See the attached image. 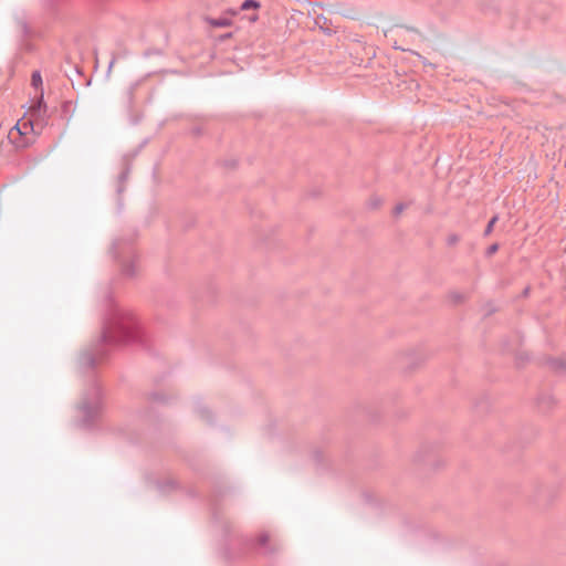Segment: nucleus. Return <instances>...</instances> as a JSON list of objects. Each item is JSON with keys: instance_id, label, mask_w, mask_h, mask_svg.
I'll return each instance as SVG.
<instances>
[{"instance_id": "7", "label": "nucleus", "mask_w": 566, "mask_h": 566, "mask_svg": "<svg viewBox=\"0 0 566 566\" xmlns=\"http://www.w3.org/2000/svg\"><path fill=\"white\" fill-rule=\"evenodd\" d=\"M546 364L552 370L558 374H563L566 371V360L563 358L549 357L547 358Z\"/></svg>"}, {"instance_id": "6", "label": "nucleus", "mask_w": 566, "mask_h": 566, "mask_svg": "<svg viewBox=\"0 0 566 566\" xmlns=\"http://www.w3.org/2000/svg\"><path fill=\"white\" fill-rule=\"evenodd\" d=\"M142 81H135L133 82L128 88L125 92V103L127 106V109L130 111L134 105V95L138 86L140 85Z\"/></svg>"}, {"instance_id": "13", "label": "nucleus", "mask_w": 566, "mask_h": 566, "mask_svg": "<svg viewBox=\"0 0 566 566\" xmlns=\"http://www.w3.org/2000/svg\"><path fill=\"white\" fill-rule=\"evenodd\" d=\"M18 25L20 28V31H21L23 38L30 36L31 29L25 20H23V19L18 20Z\"/></svg>"}, {"instance_id": "15", "label": "nucleus", "mask_w": 566, "mask_h": 566, "mask_svg": "<svg viewBox=\"0 0 566 566\" xmlns=\"http://www.w3.org/2000/svg\"><path fill=\"white\" fill-rule=\"evenodd\" d=\"M31 85L34 88H38L42 85V76L40 71H34L31 75Z\"/></svg>"}, {"instance_id": "17", "label": "nucleus", "mask_w": 566, "mask_h": 566, "mask_svg": "<svg viewBox=\"0 0 566 566\" xmlns=\"http://www.w3.org/2000/svg\"><path fill=\"white\" fill-rule=\"evenodd\" d=\"M149 399L151 401H156V402H166L167 401V397L163 392H151L149 395Z\"/></svg>"}, {"instance_id": "1", "label": "nucleus", "mask_w": 566, "mask_h": 566, "mask_svg": "<svg viewBox=\"0 0 566 566\" xmlns=\"http://www.w3.org/2000/svg\"><path fill=\"white\" fill-rule=\"evenodd\" d=\"M105 306L99 336L77 358L80 370L88 377V384L76 407L77 424L84 429L96 426L104 408L103 391L94 375L97 364L118 345L132 343L147 346L145 332L129 310L118 306L111 296L106 298Z\"/></svg>"}, {"instance_id": "14", "label": "nucleus", "mask_w": 566, "mask_h": 566, "mask_svg": "<svg viewBox=\"0 0 566 566\" xmlns=\"http://www.w3.org/2000/svg\"><path fill=\"white\" fill-rule=\"evenodd\" d=\"M497 220H499V216L497 214L493 216L490 219V221L488 222V224H486V227L484 229V232H483L484 237H488V235H490L492 233L494 224L497 222Z\"/></svg>"}, {"instance_id": "28", "label": "nucleus", "mask_w": 566, "mask_h": 566, "mask_svg": "<svg viewBox=\"0 0 566 566\" xmlns=\"http://www.w3.org/2000/svg\"><path fill=\"white\" fill-rule=\"evenodd\" d=\"M14 129H17L18 135H21V130L19 129L18 125L14 127Z\"/></svg>"}, {"instance_id": "26", "label": "nucleus", "mask_w": 566, "mask_h": 566, "mask_svg": "<svg viewBox=\"0 0 566 566\" xmlns=\"http://www.w3.org/2000/svg\"><path fill=\"white\" fill-rule=\"evenodd\" d=\"M321 29H323V30H324V32H325V33H327V34H331V33H332V30H329V29H324L323 27H321Z\"/></svg>"}, {"instance_id": "5", "label": "nucleus", "mask_w": 566, "mask_h": 566, "mask_svg": "<svg viewBox=\"0 0 566 566\" xmlns=\"http://www.w3.org/2000/svg\"><path fill=\"white\" fill-rule=\"evenodd\" d=\"M205 21L212 28H227L232 25L231 18L224 14L219 18L206 17Z\"/></svg>"}, {"instance_id": "10", "label": "nucleus", "mask_w": 566, "mask_h": 566, "mask_svg": "<svg viewBox=\"0 0 566 566\" xmlns=\"http://www.w3.org/2000/svg\"><path fill=\"white\" fill-rule=\"evenodd\" d=\"M130 172V167L128 164H126L125 168L122 170V172L118 176V186H117V192L122 193L125 190L124 184L128 179Z\"/></svg>"}, {"instance_id": "24", "label": "nucleus", "mask_w": 566, "mask_h": 566, "mask_svg": "<svg viewBox=\"0 0 566 566\" xmlns=\"http://www.w3.org/2000/svg\"><path fill=\"white\" fill-rule=\"evenodd\" d=\"M115 60H116V59H115V56H113V57H112V60L109 61L108 69H107V73H109V72H111V70H112V67H113V65H114V63H115Z\"/></svg>"}, {"instance_id": "9", "label": "nucleus", "mask_w": 566, "mask_h": 566, "mask_svg": "<svg viewBox=\"0 0 566 566\" xmlns=\"http://www.w3.org/2000/svg\"><path fill=\"white\" fill-rule=\"evenodd\" d=\"M195 411L201 419L206 420L207 422L212 421V412L206 406H203L202 402L197 401L195 403Z\"/></svg>"}, {"instance_id": "27", "label": "nucleus", "mask_w": 566, "mask_h": 566, "mask_svg": "<svg viewBox=\"0 0 566 566\" xmlns=\"http://www.w3.org/2000/svg\"><path fill=\"white\" fill-rule=\"evenodd\" d=\"M528 292H530V287H526V289L524 290L523 294H524V295H527V294H528Z\"/></svg>"}, {"instance_id": "31", "label": "nucleus", "mask_w": 566, "mask_h": 566, "mask_svg": "<svg viewBox=\"0 0 566 566\" xmlns=\"http://www.w3.org/2000/svg\"><path fill=\"white\" fill-rule=\"evenodd\" d=\"M12 137H13V130H11L9 134V138H12Z\"/></svg>"}, {"instance_id": "30", "label": "nucleus", "mask_w": 566, "mask_h": 566, "mask_svg": "<svg viewBox=\"0 0 566 566\" xmlns=\"http://www.w3.org/2000/svg\"><path fill=\"white\" fill-rule=\"evenodd\" d=\"M407 31H416L413 28H406Z\"/></svg>"}, {"instance_id": "32", "label": "nucleus", "mask_w": 566, "mask_h": 566, "mask_svg": "<svg viewBox=\"0 0 566 566\" xmlns=\"http://www.w3.org/2000/svg\"><path fill=\"white\" fill-rule=\"evenodd\" d=\"M17 144L18 147H21V146H24L23 144H19L17 142H14Z\"/></svg>"}, {"instance_id": "19", "label": "nucleus", "mask_w": 566, "mask_h": 566, "mask_svg": "<svg viewBox=\"0 0 566 566\" xmlns=\"http://www.w3.org/2000/svg\"><path fill=\"white\" fill-rule=\"evenodd\" d=\"M499 248H500L499 243H493V244H491V245L486 249V251H485V255H486V256H491V255H493L494 253H496V252H497Z\"/></svg>"}, {"instance_id": "8", "label": "nucleus", "mask_w": 566, "mask_h": 566, "mask_svg": "<svg viewBox=\"0 0 566 566\" xmlns=\"http://www.w3.org/2000/svg\"><path fill=\"white\" fill-rule=\"evenodd\" d=\"M65 2L66 0H45L44 6L50 14L56 15L64 7Z\"/></svg>"}, {"instance_id": "16", "label": "nucleus", "mask_w": 566, "mask_h": 566, "mask_svg": "<svg viewBox=\"0 0 566 566\" xmlns=\"http://www.w3.org/2000/svg\"><path fill=\"white\" fill-rule=\"evenodd\" d=\"M449 298L453 304H460L465 301V295L460 292H450Z\"/></svg>"}, {"instance_id": "4", "label": "nucleus", "mask_w": 566, "mask_h": 566, "mask_svg": "<svg viewBox=\"0 0 566 566\" xmlns=\"http://www.w3.org/2000/svg\"><path fill=\"white\" fill-rule=\"evenodd\" d=\"M31 116L36 120L45 122L49 117L48 115V105L43 99V93H41L40 97L30 108Z\"/></svg>"}, {"instance_id": "23", "label": "nucleus", "mask_w": 566, "mask_h": 566, "mask_svg": "<svg viewBox=\"0 0 566 566\" xmlns=\"http://www.w3.org/2000/svg\"><path fill=\"white\" fill-rule=\"evenodd\" d=\"M239 9L238 10H234V9H229L224 12V15L229 14V15H235L239 13Z\"/></svg>"}, {"instance_id": "21", "label": "nucleus", "mask_w": 566, "mask_h": 566, "mask_svg": "<svg viewBox=\"0 0 566 566\" xmlns=\"http://www.w3.org/2000/svg\"><path fill=\"white\" fill-rule=\"evenodd\" d=\"M379 205H380V199H378V198L371 199V200L369 201V206H370L371 208H374V209H375V208H377Z\"/></svg>"}, {"instance_id": "20", "label": "nucleus", "mask_w": 566, "mask_h": 566, "mask_svg": "<svg viewBox=\"0 0 566 566\" xmlns=\"http://www.w3.org/2000/svg\"><path fill=\"white\" fill-rule=\"evenodd\" d=\"M406 207L407 205L403 202H399L398 205H396L392 211L394 216H399L406 209Z\"/></svg>"}, {"instance_id": "11", "label": "nucleus", "mask_w": 566, "mask_h": 566, "mask_svg": "<svg viewBox=\"0 0 566 566\" xmlns=\"http://www.w3.org/2000/svg\"><path fill=\"white\" fill-rule=\"evenodd\" d=\"M177 486V483L174 479H166L161 482H158V489L160 492L165 493L169 490H172Z\"/></svg>"}, {"instance_id": "25", "label": "nucleus", "mask_w": 566, "mask_h": 566, "mask_svg": "<svg viewBox=\"0 0 566 566\" xmlns=\"http://www.w3.org/2000/svg\"><path fill=\"white\" fill-rule=\"evenodd\" d=\"M251 21H256L258 20V15L256 14H253L251 18H250Z\"/></svg>"}, {"instance_id": "12", "label": "nucleus", "mask_w": 566, "mask_h": 566, "mask_svg": "<svg viewBox=\"0 0 566 566\" xmlns=\"http://www.w3.org/2000/svg\"><path fill=\"white\" fill-rule=\"evenodd\" d=\"M261 7L260 2L256 1V0H244L239 10L241 11H249V10H255V9H259Z\"/></svg>"}, {"instance_id": "3", "label": "nucleus", "mask_w": 566, "mask_h": 566, "mask_svg": "<svg viewBox=\"0 0 566 566\" xmlns=\"http://www.w3.org/2000/svg\"><path fill=\"white\" fill-rule=\"evenodd\" d=\"M260 549L264 555H272L275 549L269 543V535L261 533L256 538L240 537L237 543L229 546L226 551V558L230 562L243 559L250 552Z\"/></svg>"}, {"instance_id": "22", "label": "nucleus", "mask_w": 566, "mask_h": 566, "mask_svg": "<svg viewBox=\"0 0 566 566\" xmlns=\"http://www.w3.org/2000/svg\"><path fill=\"white\" fill-rule=\"evenodd\" d=\"M553 401L552 397L547 396V397H543L539 399V403H544V402H547V403H551Z\"/></svg>"}, {"instance_id": "2", "label": "nucleus", "mask_w": 566, "mask_h": 566, "mask_svg": "<svg viewBox=\"0 0 566 566\" xmlns=\"http://www.w3.org/2000/svg\"><path fill=\"white\" fill-rule=\"evenodd\" d=\"M136 232H130L127 237H120L113 241L111 253L119 263L120 272L126 277H134L137 274V255L135 253L133 242Z\"/></svg>"}, {"instance_id": "29", "label": "nucleus", "mask_w": 566, "mask_h": 566, "mask_svg": "<svg viewBox=\"0 0 566 566\" xmlns=\"http://www.w3.org/2000/svg\"><path fill=\"white\" fill-rule=\"evenodd\" d=\"M75 70L78 74L81 73V69L78 66H75Z\"/></svg>"}, {"instance_id": "18", "label": "nucleus", "mask_w": 566, "mask_h": 566, "mask_svg": "<svg viewBox=\"0 0 566 566\" xmlns=\"http://www.w3.org/2000/svg\"><path fill=\"white\" fill-rule=\"evenodd\" d=\"M460 241V237L457 233H451L447 237V244L452 247Z\"/></svg>"}]
</instances>
